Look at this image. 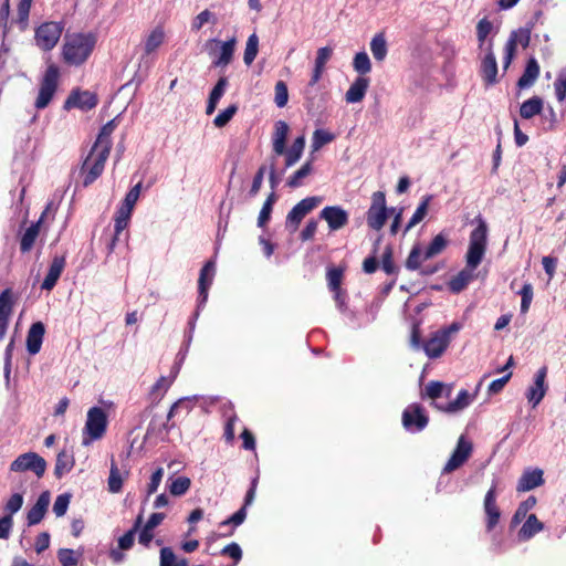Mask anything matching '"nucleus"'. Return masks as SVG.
Instances as JSON below:
<instances>
[{
    "label": "nucleus",
    "instance_id": "37",
    "mask_svg": "<svg viewBox=\"0 0 566 566\" xmlns=\"http://www.w3.org/2000/svg\"><path fill=\"white\" fill-rule=\"evenodd\" d=\"M433 199V195H426L419 206L417 207L416 211L413 212L412 217L408 221V223L405 227L403 233H407L411 228H413L416 224L421 222L426 216L428 214V208Z\"/></svg>",
    "mask_w": 566,
    "mask_h": 566
},
{
    "label": "nucleus",
    "instance_id": "28",
    "mask_svg": "<svg viewBox=\"0 0 566 566\" xmlns=\"http://www.w3.org/2000/svg\"><path fill=\"white\" fill-rule=\"evenodd\" d=\"M154 407H155V402H151L139 415L140 422H143L146 418L151 416V420L148 424L145 439H147L150 436L159 434L164 430L169 431L175 426L174 423L168 424L167 422L157 423V416L153 415Z\"/></svg>",
    "mask_w": 566,
    "mask_h": 566
},
{
    "label": "nucleus",
    "instance_id": "35",
    "mask_svg": "<svg viewBox=\"0 0 566 566\" xmlns=\"http://www.w3.org/2000/svg\"><path fill=\"white\" fill-rule=\"evenodd\" d=\"M543 528L544 524L537 518V516L535 514H530L518 531V538L527 541L538 532L543 531Z\"/></svg>",
    "mask_w": 566,
    "mask_h": 566
},
{
    "label": "nucleus",
    "instance_id": "60",
    "mask_svg": "<svg viewBox=\"0 0 566 566\" xmlns=\"http://www.w3.org/2000/svg\"><path fill=\"white\" fill-rule=\"evenodd\" d=\"M163 476L164 469L161 467H158L150 475V481L147 484L146 496L144 499V502H146L148 497L157 491L163 480Z\"/></svg>",
    "mask_w": 566,
    "mask_h": 566
},
{
    "label": "nucleus",
    "instance_id": "59",
    "mask_svg": "<svg viewBox=\"0 0 566 566\" xmlns=\"http://www.w3.org/2000/svg\"><path fill=\"white\" fill-rule=\"evenodd\" d=\"M207 22H211L212 24L217 23L216 15L212 12H210L208 9L201 11L197 17H195V19L192 20V23H191V30L197 32Z\"/></svg>",
    "mask_w": 566,
    "mask_h": 566
},
{
    "label": "nucleus",
    "instance_id": "12",
    "mask_svg": "<svg viewBox=\"0 0 566 566\" xmlns=\"http://www.w3.org/2000/svg\"><path fill=\"white\" fill-rule=\"evenodd\" d=\"M98 104V96L96 93L90 91H82L80 87L72 90L63 104L64 111L78 108L81 111H91Z\"/></svg>",
    "mask_w": 566,
    "mask_h": 566
},
{
    "label": "nucleus",
    "instance_id": "57",
    "mask_svg": "<svg viewBox=\"0 0 566 566\" xmlns=\"http://www.w3.org/2000/svg\"><path fill=\"white\" fill-rule=\"evenodd\" d=\"M274 102L279 108L286 106L289 102V88L284 81H277L275 84Z\"/></svg>",
    "mask_w": 566,
    "mask_h": 566
},
{
    "label": "nucleus",
    "instance_id": "6",
    "mask_svg": "<svg viewBox=\"0 0 566 566\" xmlns=\"http://www.w3.org/2000/svg\"><path fill=\"white\" fill-rule=\"evenodd\" d=\"M60 69L55 64H50L46 67L44 76L41 81L39 95L35 99L34 106L38 109H43L49 106L54 97L59 85Z\"/></svg>",
    "mask_w": 566,
    "mask_h": 566
},
{
    "label": "nucleus",
    "instance_id": "7",
    "mask_svg": "<svg viewBox=\"0 0 566 566\" xmlns=\"http://www.w3.org/2000/svg\"><path fill=\"white\" fill-rule=\"evenodd\" d=\"M322 202V197L312 196L298 201L285 218V230L291 234L296 232L302 220Z\"/></svg>",
    "mask_w": 566,
    "mask_h": 566
},
{
    "label": "nucleus",
    "instance_id": "47",
    "mask_svg": "<svg viewBox=\"0 0 566 566\" xmlns=\"http://www.w3.org/2000/svg\"><path fill=\"white\" fill-rule=\"evenodd\" d=\"M123 478L118 469L117 463L112 458L109 476H108V490L112 493H118L123 489Z\"/></svg>",
    "mask_w": 566,
    "mask_h": 566
},
{
    "label": "nucleus",
    "instance_id": "21",
    "mask_svg": "<svg viewBox=\"0 0 566 566\" xmlns=\"http://www.w3.org/2000/svg\"><path fill=\"white\" fill-rule=\"evenodd\" d=\"M45 334V325L38 321L31 324L25 339V348L30 356L40 353Z\"/></svg>",
    "mask_w": 566,
    "mask_h": 566
},
{
    "label": "nucleus",
    "instance_id": "15",
    "mask_svg": "<svg viewBox=\"0 0 566 566\" xmlns=\"http://www.w3.org/2000/svg\"><path fill=\"white\" fill-rule=\"evenodd\" d=\"M318 218L327 222L331 232L343 229L349 222V214L342 206H326Z\"/></svg>",
    "mask_w": 566,
    "mask_h": 566
},
{
    "label": "nucleus",
    "instance_id": "18",
    "mask_svg": "<svg viewBox=\"0 0 566 566\" xmlns=\"http://www.w3.org/2000/svg\"><path fill=\"white\" fill-rule=\"evenodd\" d=\"M547 366L541 367L534 377V384L526 390V398L533 408H535L545 397L548 386L545 380L547 377Z\"/></svg>",
    "mask_w": 566,
    "mask_h": 566
},
{
    "label": "nucleus",
    "instance_id": "14",
    "mask_svg": "<svg viewBox=\"0 0 566 566\" xmlns=\"http://www.w3.org/2000/svg\"><path fill=\"white\" fill-rule=\"evenodd\" d=\"M216 275V261L208 260L200 270L198 279V310L205 306L208 300V292Z\"/></svg>",
    "mask_w": 566,
    "mask_h": 566
},
{
    "label": "nucleus",
    "instance_id": "30",
    "mask_svg": "<svg viewBox=\"0 0 566 566\" xmlns=\"http://www.w3.org/2000/svg\"><path fill=\"white\" fill-rule=\"evenodd\" d=\"M539 75V64L535 57L528 59L522 76L517 81L518 88L531 87Z\"/></svg>",
    "mask_w": 566,
    "mask_h": 566
},
{
    "label": "nucleus",
    "instance_id": "44",
    "mask_svg": "<svg viewBox=\"0 0 566 566\" xmlns=\"http://www.w3.org/2000/svg\"><path fill=\"white\" fill-rule=\"evenodd\" d=\"M421 256L423 258V252L420 243H415L405 261V266L409 271H420L421 266Z\"/></svg>",
    "mask_w": 566,
    "mask_h": 566
},
{
    "label": "nucleus",
    "instance_id": "13",
    "mask_svg": "<svg viewBox=\"0 0 566 566\" xmlns=\"http://www.w3.org/2000/svg\"><path fill=\"white\" fill-rule=\"evenodd\" d=\"M473 450V444L464 436H461L458 440L455 449L451 453L447 461L442 473H450L460 467H462L470 458Z\"/></svg>",
    "mask_w": 566,
    "mask_h": 566
},
{
    "label": "nucleus",
    "instance_id": "19",
    "mask_svg": "<svg viewBox=\"0 0 566 566\" xmlns=\"http://www.w3.org/2000/svg\"><path fill=\"white\" fill-rule=\"evenodd\" d=\"M51 206H52V202L48 203L46 208L41 213L40 218L35 222H32L25 229L24 233L22 234V237L20 239V251L22 253H27V252H30L32 250V248H33V245L35 243V240L39 237L40 229H41V226L43 223V220H44L48 211L50 210Z\"/></svg>",
    "mask_w": 566,
    "mask_h": 566
},
{
    "label": "nucleus",
    "instance_id": "40",
    "mask_svg": "<svg viewBox=\"0 0 566 566\" xmlns=\"http://www.w3.org/2000/svg\"><path fill=\"white\" fill-rule=\"evenodd\" d=\"M370 50L376 61L381 62L388 53V45L384 32L377 33L370 41Z\"/></svg>",
    "mask_w": 566,
    "mask_h": 566
},
{
    "label": "nucleus",
    "instance_id": "46",
    "mask_svg": "<svg viewBox=\"0 0 566 566\" xmlns=\"http://www.w3.org/2000/svg\"><path fill=\"white\" fill-rule=\"evenodd\" d=\"M345 268L343 266H327L326 271V280L327 286L331 290H337L342 287L343 279H344Z\"/></svg>",
    "mask_w": 566,
    "mask_h": 566
},
{
    "label": "nucleus",
    "instance_id": "10",
    "mask_svg": "<svg viewBox=\"0 0 566 566\" xmlns=\"http://www.w3.org/2000/svg\"><path fill=\"white\" fill-rule=\"evenodd\" d=\"M10 470L12 472L32 471L38 478H42L46 470V461L38 453L30 451L12 461Z\"/></svg>",
    "mask_w": 566,
    "mask_h": 566
},
{
    "label": "nucleus",
    "instance_id": "43",
    "mask_svg": "<svg viewBox=\"0 0 566 566\" xmlns=\"http://www.w3.org/2000/svg\"><path fill=\"white\" fill-rule=\"evenodd\" d=\"M448 245V239L442 233L437 234L423 251V261L440 254Z\"/></svg>",
    "mask_w": 566,
    "mask_h": 566
},
{
    "label": "nucleus",
    "instance_id": "54",
    "mask_svg": "<svg viewBox=\"0 0 566 566\" xmlns=\"http://www.w3.org/2000/svg\"><path fill=\"white\" fill-rule=\"evenodd\" d=\"M238 105L230 104L227 108L221 111L213 119V125L218 128L227 126L233 116L238 113Z\"/></svg>",
    "mask_w": 566,
    "mask_h": 566
},
{
    "label": "nucleus",
    "instance_id": "53",
    "mask_svg": "<svg viewBox=\"0 0 566 566\" xmlns=\"http://www.w3.org/2000/svg\"><path fill=\"white\" fill-rule=\"evenodd\" d=\"M140 190H142V182H138L133 188H130V190L126 193L119 209L132 213L133 209L139 198Z\"/></svg>",
    "mask_w": 566,
    "mask_h": 566
},
{
    "label": "nucleus",
    "instance_id": "49",
    "mask_svg": "<svg viewBox=\"0 0 566 566\" xmlns=\"http://www.w3.org/2000/svg\"><path fill=\"white\" fill-rule=\"evenodd\" d=\"M160 566H188L186 558L177 559L171 547L166 546L160 549Z\"/></svg>",
    "mask_w": 566,
    "mask_h": 566
},
{
    "label": "nucleus",
    "instance_id": "39",
    "mask_svg": "<svg viewBox=\"0 0 566 566\" xmlns=\"http://www.w3.org/2000/svg\"><path fill=\"white\" fill-rule=\"evenodd\" d=\"M379 266L387 275H398L400 268L395 263L394 260V248L391 244H387L381 260L379 261Z\"/></svg>",
    "mask_w": 566,
    "mask_h": 566
},
{
    "label": "nucleus",
    "instance_id": "26",
    "mask_svg": "<svg viewBox=\"0 0 566 566\" xmlns=\"http://www.w3.org/2000/svg\"><path fill=\"white\" fill-rule=\"evenodd\" d=\"M543 470L542 469H533V470H526L521 475L516 490L518 492H527L531 491L537 486H541L544 484V478H543Z\"/></svg>",
    "mask_w": 566,
    "mask_h": 566
},
{
    "label": "nucleus",
    "instance_id": "32",
    "mask_svg": "<svg viewBox=\"0 0 566 566\" xmlns=\"http://www.w3.org/2000/svg\"><path fill=\"white\" fill-rule=\"evenodd\" d=\"M289 129V125L284 120H277L275 123V132L273 135V151L277 156L283 155L285 151Z\"/></svg>",
    "mask_w": 566,
    "mask_h": 566
},
{
    "label": "nucleus",
    "instance_id": "63",
    "mask_svg": "<svg viewBox=\"0 0 566 566\" xmlns=\"http://www.w3.org/2000/svg\"><path fill=\"white\" fill-rule=\"evenodd\" d=\"M57 559L62 566H76L78 563V556H75V552L71 548H60Z\"/></svg>",
    "mask_w": 566,
    "mask_h": 566
},
{
    "label": "nucleus",
    "instance_id": "11",
    "mask_svg": "<svg viewBox=\"0 0 566 566\" xmlns=\"http://www.w3.org/2000/svg\"><path fill=\"white\" fill-rule=\"evenodd\" d=\"M429 422V417L421 403L413 402L402 412V426L407 431L418 432L423 430Z\"/></svg>",
    "mask_w": 566,
    "mask_h": 566
},
{
    "label": "nucleus",
    "instance_id": "34",
    "mask_svg": "<svg viewBox=\"0 0 566 566\" xmlns=\"http://www.w3.org/2000/svg\"><path fill=\"white\" fill-rule=\"evenodd\" d=\"M544 108V101L539 96H533L522 103L520 107V115L524 119H531L539 115Z\"/></svg>",
    "mask_w": 566,
    "mask_h": 566
},
{
    "label": "nucleus",
    "instance_id": "61",
    "mask_svg": "<svg viewBox=\"0 0 566 566\" xmlns=\"http://www.w3.org/2000/svg\"><path fill=\"white\" fill-rule=\"evenodd\" d=\"M220 554L223 556H229L233 560V566L237 565L242 559L243 556L240 545L235 542L226 545L220 551Z\"/></svg>",
    "mask_w": 566,
    "mask_h": 566
},
{
    "label": "nucleus",
    "instance_id": "45",
    "mask_svg": "<svg viewBox=\"0 0 566 566\" xmlns=\"http://www.w3.org/2000/svg\"><path fill=\"white\" fill-rule=\"evenodd\" d=\"M313 159L307 160L300 169H297L286 181L290 188H297L302 185L301 180L313 172Z\"/></svg>",
    "mask_w": 566,
    "mask_h": 566
},
{
    "label": "nucleus",
    "instance_id": "27",
    "mask_svg": "<svg viewBox=\"0 0 566 566\" xmlns=\"http://www.w3.org/2000/svg\"><path fill=\"white\" fill-rule=\"evenodd\" d=\"M370 80L366 76H358L352 83L345 94V101L349 104L359 103L364 99L366 92L369 87Z\"/></svg>",
    "mask_w": 566,
    "mask_h": 566
},
{
    "label": "nucleus",
    "instance_id": "1",
    "mask_svg": "<svg viewBox=\"0 0 566 566\" xmlns=\"http://www.w3.org/2000/svg\"><path fill=\"white\" fill-rule=\"evenodd\" d=\"M118 117L119 115L115 116L101 127L95 143L81 165L80 172L84 176L83 187L85 188L99 178L104 171L113 145L111 136L117 127Z\"/></svg>",
    "mask_w": 566,
    "mask_h": 566
},
{
    "label": "nucleus",
    "instance_id": "38",
    "mask_svg": "<svg viewBox=\"0 0 566 566\" xmlns=\"http://www.w3.org/2000/svg\"><path fill=\"white\" fill-rule=\"evenodd\" d=\"M143 524V513H139L137 517L134 521V524L130 530H128L125 534H123L118 538V548L120 551H127L130 549L134 545L135 535L140 530V526Z\"/></svg>",
    "mask_w": 566,
    "mask_h": 566
},
{
    "label": "nucleus",
    "instance_id": "24",
    "mask_svg": "<svg viewBox=\"0 0 566 566\" xmlns=\"http://www.w3.org/2000/svg\"><path fill=\"white\" fill-rule=\"evenodd\" d=\"M65 256L55 255L50 264L49 271L41 283V290L51 291L56 285L65 266Z\"/></svg>",
    "mask_w": 566,
    "mask_h": 566
},
{
    "label": "nucleus",
    "instance_id": "8",
    "mask_svg": "<svg viewBox=\"0 0 566 566\" xmlns=\"http://www.w3.org/2000/svg\"><path fill=\"white\" fill-rule=\"evenodd\" d=\"M64 29V22L49 21L44 22L35 29L36 44L43 51H51L61 38Z\"/></svg>",
    "mask_w": 566,
    "mask_h": 566
},
{
    "label": "nucleus",
    "instance_id": "16",
    "mask_svg": "<svg viewBox=\"0 0 566 566\" xmlns=\"http://www.w3.org/2000/svg\"><path fill=\"white\" fill-rule=\"evenodd\" d=\"M483 380H484V378L479 381L473 395H471L467 389H461L454 400L449 401L446 405L432 402V406L436 409H438L442 412H446V413L459 412V411L463 410L464 408H467L471 403V401L473 400V397L479 392V390L483 384Z\"/></svg>",
    "mask_w": 566,
    "mask_h": 566
},
{
    "label": "nucleus",
    "instance_id": "9",
    "mask_svg": "<svg viewBox=\"0 0 566 566\" xmlns=\"http://www.w3.org/2000/svg\"><path fill=\"white\" fill-rule=\"evenodd\" d=\"M388 220L386 195L382 191H376L371 197V205L366 212V221L370 229L381 230Z\"/></svg>",
    "mask_w": 566,
    "mask_h": 566
},
{
    "label": "nucleus",
    "instance_id": "31",
    "mask_svg": "<svg viewBox=\"0 0 566 566\" xmlns=\"http://www.w3.org/2000/svg\"><path fill=\"white\" fill-rule=\"evenodd\" d=\"M75 465V458L72 451L61 450L55 460L54 475L61 479L65 473L70 472Z\"/></svg>",
    "mask_w": 566,
    "mask_h": 566
},
{
    "label": "nucleus",
    "instance_id": "52",
    "mask_svg": "<svg viewBox=\"0 0 566 566\" xmlns=\"http://www.w3.org/2000/svg\"><path fill=\"white\" fill-rule=\"evenodd\" d=\"M446 388L447 384L440 380H431L426 386L424 392L421 394V398L424 399L428 397L434 401L436 399L443 396Z\"/></svg>",
    "mask_w": 566,
    "mask_h": 566
},
{
    "label": "nucleus",
    "instance_id": "3",
    "mask_svg": "<svg viewBox=\"0 0 566 566\" xmlns=\"http://www.w3.org/2000/svg\"><path fill=\"white\" fill-rule=\"evenodd\" d=\"M96 43L97 33L95 32H67L64 35L62 57L67 65L80 66L88 60Z\"/></svg>",
    "mask_w": 566,
    "mask_h": 566
},
{
    "label": "nucleus",
    "instance_id": "22",
    "mask_svg": "<svg viewBox=\"0 0 566 566\" xmlns=\"http://www.w3.org/2000/svg\"><path fill=\"white\" fill-rule=\"evenodd\" d=\"M50 491H43L36 502L34 503V505L28 511L27 513V524L28 526H33V525H36L39 523H41V521L44 518L46 512H48V507H49V504H50Z\"/></svg>",
    "mask_w": 566,
    "mask_h": 566
},
{
    "label": "nucleus",
    "instance_id": "48",
    "mask_svg": "<svg viewBox=\"0 0 566 566\" xmlns=\"http://www.w3.org/2000/svg\"><path fill=\"white\" fill-rule=\"evenodd\" d=\"M259 53V36L256 33L249 35L243 54V61L249 66L253 63Z\"/></svg>",
    "mask_w": 566,
    "mask_h": 566
},
{
    "label": "nucleus",
    "instance_id": "5",
    "mask_svg": "<svg viewBox=\"0 0 566 566\" xmlns=\"http://www.w3.org/2000/svg\"><path fill=\"white\" fill-rule=\"evenodd\" d=\"M107 426L108 418L106 411L97 406L90 408L83 430L84 437L82 444L88 446L93 441L102 439L107 430Z\"/></svg>",
    "mask_w": 566,
    "mask_h": 566
},
{
    "label": "nucleus",
    "instance_id": "36",
    "mask_svg": "<svg viewBox=\"0 0 566 566\" xmlns=\"http://www.w3.org/2000/svg\"><path fill=\"white\" fill-rule=\"evenodd\" d=\"M384 235L379 234L374 243L371 254L365 258L361 264V270L365 274H374L379 269V260L377 258L380 242L382 241Z\"/></svg>",
    "mask_w": 566,
    "mask_h": 566
},
{
    "label": "nucleus",
    "instance_id": "55",
    "mask_svg": "<svg viewBox=\"0 0 566 566\" xmlns=\"http://www.w3.org/2000/svg\"><path fill=\"white\" fill-rule=\"evenodd\" d=\"M335 139V135L333 133H329L325 129H316L313 133V139H312V148L313 151L318 150L324 145L333 142Z\"/></svg>",
    "mask_w": 566,
    "mask_h": 566
},
{
    "label": "nucleus",
    "instance_id": "64",
    "mask_svg": "<svg viewBox=\"0 0 566 566\" xmlns=\"http://www.w3.org/2000/svg\"><path fill=\"white\" fill-rule=\"evenodd\" d=\"M555 95L558 102L566 99V72H559L554 82Z\"/></svg>",
    "mask_w": 566,
    "mask_h": 566
},
{
    "label": "nucleus",
    "instance_id": "25",
    "mask_svg": "<svg viewBox=\"0 0 566 566\" xmlns=\"http://www.w3.org/2000/svg\"><path fill=\"white\" fill-rule=\"evenodd\" d=\"M326 95L327 93H322L319 98H317V92L314 88L305 87L304 90V107L308 115L315 116L325 108L326 106Z\"/></svg>",
    "mask_w": 566,
    "mask_h": 566
},
{
    "label": "nucleus",
    "instance_id": "50",
    "mask_svg": "<svg viewBox=\"0 0 566 566\" xmlns=\"http://www.w3.org/2000/svg\"><path fill=\"white\" fill-rule=\"evenodd\" d=\"M165 39L164 30L160 27L155 28L147 36L145 42V53L150 54L159 48Z\"/></svg>",
    "mask_w": 566,
    "mask_h": 566
},
{
    "label": "nucleus",
    "instance_id": "56",
    "mask_svg": "<svg viewBox=\"0 0 566 566\" xmlns=\"http://www.w3.org/2000/svg\"><path fill=\"white\" fill-rule=\"evenodd\" d=\"M31 3L32 0H20L18 4L15 22L20 25L21 30H25L28 27Z\"/></svg>",
    "mask_w": 566,
    "mask_h": 566
},
{
    "label": "nucleus",
    "instance_id": "4",
    "mask_svg": "<svg viewBox=\"0 0 566 566\" xmlns=\"http://www.w3.org/2000/svg\"><path fill=\"white\" fill-rule=\"evenodd\" d=\"M492 29L493 24L486 18L478 22L476 35L479 41V59L481 60L480 73L486 86L495 83V55L492 50V39L488 40Z\"/></svg>",
    "mask_w": 566,
    "mask_h": 566
},
{
    "label": "nucleus",
    "instance_id": "23",
    "mask_svg": "<svg viewBox=\"0 0 566 566\" xmlns=\"http://www.w3.org/2000/svg\"><path fill=\"white\" fill-rule=\"evenodd\" d=\"M531 41V32L528 29H518L514 31L505 45L506 56L504 60V69H507L520 43L523 48H527Z\"/></svg>",
    "mask_w": 566,
    "mask_h": 566
},
{
    "label": "nucleus",
    "instance_id": "42",
    "mask_svg": "<svg viewBox=\"0 0 566 566\" xmlns=\"http://www.w3.org/2000/svg\"><path fill=\"white\" fill-rule=\"evenodd\" d=\"M169 481L170 483L167 485V489L172 496L185 495L191 486V480L185 475L175 479L170 476Z\"/></svg>",
    "mask_w": 566,
    "mask_h": 566
},
{
    "label": "nucleus",
    "instance_id": "2",
    "mask_svg": "<svg viewBox=\"0 0 566 566\" xmlns=\"http://www.w3.org/2000/svg\"><path fill=\"white\" fill-rule=\"evenodd\" d=\"M486 224L480 223L470 234L469 248L465 254V268L448 282L451 293L462 292L473 279L472 272L481 264L486 249Z\"/></svg>",
    "mask_w": 566,
    "mask_h": 566
},
{
    "label": "nucleus",
    "instance_id": "33",
    "mask_svg": "<svg viewBox=\"0 0 566 566\" xmlns=\"http://www.w3.org/2000/svg\"><path fill=\"white\" fill-rule=\"evenodd\" d=\"M484 510L486 513V530L491 532L495 526V480L486 492L484 499Z\"/></svg>",
    "mask_w": 566,
    "mask_h": 566
},
{
    "label": "nucleus",
    "instance_id": "62",
    "mask_svg": "<svg viewBox=\"0 0 566 566\" xmlns=\"http://www.w3.org/2000/svg\"><path fill=\"white\" fill-rule=\"evenodd\" d=\"M420 325H421V321L420 319L415 321L412 323L410 338H409V344H410L411 348H413L416 350L421 349V347H422V345L424 343L422 340V337H421Z\"/></svg>",
    "mask_w": 566,
    "mask_h": 566
},
{
    "label": "nucleus",
    "instance_id": "51",
    "mask_svg": "<svg viewBox=\"0 0 566 566\" xmlns=\"http://www.w3.org/2000/svg\"><path fill=\"white\" fill-rule=\"evenodd\" d=\"M353 67L359 74V76H364L365 74L370 72L371 62L368 54L365 51L355 54L353 60Z\"/></svg>",
    "mask_w": 566,
    "mask_h": 566
},
{
    "label": "nucleus",
    "instance_id": "20",
    "mask_svg": "<svg viewBox=\"0 0 566 566\" xmlns=\"http://www.w3.org/2000/svg\"><path fill=\"white\" fill-rule=\"evenodd\" d=\"M211 43L219 45V55L212 61V67H224L229 65L234 55L237 38L232 36L227 41H220L218 39L209 40Z\"/></svg>",
    "mask_w": 566,
    "mask_h": 566
},
{
    "label": "nucleus",
    "instance_id": "17",
    "mask_svg": "<svg viewBox=\"0 0 566 566\" xmlns=\"http://www.w3.org/2000/svg\"><path fill=\"white\" fill-rule=\"evenodd\" d=\"M15 304V296L11 287L4 289L0 293V342L4 338L10 317Z\"/></svg>",
    "mask_w": 566,
    "mask_h": 566
},
{
    "label": "nucleus",
    "instance_id": "41",
    "mask_svg": "<svg viewBox=\"0 0 566 566\" xmlns=\"http://www.w3.org/2000/svg\"><path fill=\"white\" fill-rule=\"evenodd\" d=\"M247 518V507L241 506L235 513H233L230 517L219 523V527H226L231 525V528L224 534H218L217 536H231L234 533V528L243 524Z\"/></svg>",
    "mask_w": 566,
    "mask_h": 566
},
{
    "label": "nucleus",
    "instance_id": "29",
    "mask_svg": "<svg viewBox=\"0 0 566 566\" xmlns=\"http://www.w3.org/2000/svg\"><path fill=\"white\" fill-rule=\"evenodd\" d=\"M449 346L442 340L441 336L438 332H434L430 335L429 339L426 340L421 347L424 354L430 359L440 358Z\"/></svg>",
    "mask_w": 566,
    "mask_h": 566
},
{
    "label": "nucleus",
    "instance_id": "58",
    "mask_svg": "<svg viewBox=\"0 0 566 566\" xmlns=\"http://www.w3.org/2000/svg\"><path fill=\"white\" fill-rule=\"evenodd\" d=\"M71 499H72V494L70 492L60 494L56 497V500L53 504V512L57 517L65 515V513L67 512Z\"/></svg>",
    "mask_w": 566,
    "mask_h": 566
}]
</instances>
